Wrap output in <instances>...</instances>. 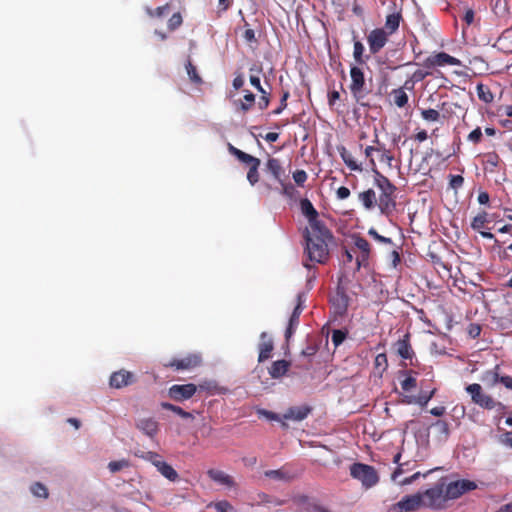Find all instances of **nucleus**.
<instances>
[{"label":"nucleus","instance_id":"obj_1","mask_svg":"<svg viewBox=\"0 0 512 512\" xmlns=\"http://www.w3.org/2000/svg\"><path fill=\"white\" fill-rule=\"evenodd\" d=\"M306 248L308 259L311 262L324 264L329 259V243L334 239L331 231L326 225L318 226L314 225V228H310L306 232Z\"/></svg>","mask_w":512,"mask_h":512},{"label":"nucleus","instance_id":"obj_2","mask_svg":"<svg viewBox=\"0 0 512 512\" xmlns=\"http://www.w3.org/2000/svg\"><path fill=\"white\" fill-rule=\"evenodd\" d=\"M374 184L380 194L377 199V206L381 214L390 216L396 209V186L378 170H374Z\"/></svg>","mask_w":512,"mask_h":512},{"label":"nucleus","instance_id":"obj_3","mask_svg":"<svg viewBox=\"0 0 512 512\" xmlns=\"http://www.w3.org/2000/svg\"><path fill=\"white\" fill-rule=\"evenodd\" d=\"M421 497L424 508L442 510L448 507L443 480L437 482L429 489H426L424 492H421Z\"/></svg>","mask_w":512,"mask_h":512},{"label":"nucleus","instance_id":"obj_4","mask_svg":"<svg viewBox=\"0 0 512 512\" xmlns=\"http://www.w3.org/2000/svg\"><path fill=\"white\" fill-rule=\"evenodd\" d=\"M465 390L471 396L472 402L483 409H496L498 411L505 409V405L503 403L496 401L492 396L485 393L481 385L478 383L469 384L466 386Z\"/></svg>","mask_w":512,"mask_h":512},{"label":"nucleus","instance_id":"obj_5","mask_svg":"<svg viewBox=\"0 0 512 512\" xmlns=\"http://www.w3.org/2000/svg\"><path fill=\"white\" fill-rule=\"evenodd\" d=\"M352 478L361 482L362 486L369 489L379 482V475L373 466L364 463H353L350 466Z\"/></svg>","mask_w":512,"mask_h":512},{"label":"nucleus","instance_id":"obj_6","mask_svg":"<svg viewBox=\"0 0 512 512\" xmlns=\"http://www.w3.org/2000/svg\"><path fill=\"white\" fill-rule=\"evenodd\" d=\"M350 77L351 84L349 86L351 94L355 101L361 106H368L367 103L363 101L364 97L367 95L368 91L366 90V81L364 72L358 66H352L350 69Z\"/></svg>","mask_w":512,"mask_h":512},{"label":"nucleus","instance_id":"obj_7","mask_svg":"<svg viewBox=\"0 0 512 512\" xmlns=\"http://www.w3.org/2000/svg\"><path fill=\"white\" fill-rule=\"evenodd\" d=\"M477 484L474 481L468 479H461L452 481L448 484L444 482V490L447 501L455 500L461 497L463 494L475 490Z\"/></svg>","mask_w":512,"mask_h":512},{"label":"nucleus","instance_id":"obj_8","mask_svg":"<svg viewBox=\"0 0 512 512\" xmlns=\"http://www.w3.org/2000/svg\"><path fill=\"white\" fill-rule=\"evenodd\" d=\"M202 363L201 355L198 353L188 354L182 358H173L163 365L166 368H171L174 371H188L192 370Z\"/></svg>","mask_w":512,"mask_h":512},{"label":"nucleus","instance_id":"obj_9","mask_svg":"<svg viewBox=\"0 0 512 512\" xmlns=\"http://www.w3.org/2000/svg\"><path fill=\"white\" fill-rule=\"evenodd\" d=\"M421 492L404 496L400 501L392 506L393 512H414L423 509Z\"/></svg>","mask_w":512,"mask_h":512},{"label":"nucleus","instance_id":"obj_10","mask_svg":"<svg viewBox=\"0 0 512 512\" xmlns=\"http://www.w3.org/2000/svg\"><path fill=\"white\" fill-rule=\"evenodd\" d=\"M197 392V386L193 383L174 384L168 389V396L176 402L191 399Z\"/></svg>","mask_w":512,"mask_h":512},{"label":"nucleus","instance_id":"obj_11","mask_svg":"<svg viewBox=\"0 0 512 512\" xmlns=\"http://www.w3.org/2000/svg\"><path fill=\"white\" fill-rule=\"evenodd\" d=\"M389 34L383 28H376L370 31L367 36L369 52L373 55L379 53L388 42Z\"/></svg>","mask_w":512,"mask_h":512},{"label":"nucleus","instance_id":"obj_12","mask_svg":"<svg viewBox=\"0 0 512 512\" xmlns=\"http://www.w3.org/2000/svg\"><path fill=\"white\" fill-rule=\"evenodd\" d=\"M305 299L306 298L304 293H298L296 306L294 307L293 312L289 318L288 326L285 331V339L287 341H289L299 325V318L304 310Z\"/></svg>","mask_w":512,"mask_h":512},{"label":"nucleus","instance_id":"obj_13","mask_svg":"<svg viewBox=\"0 0 512 512\" xmlns=\"http://www.w3.org/2000/svg\"><path fill=\"white\" fill-rule=\"evenodd\" d=\"M445 65H451V66H461L462 63L459 59L445 53V52H439L436 54H433L425 59L423 62V66L425 68H434V67H441Z\"/></svg>","mask_w":512,"mask_h":512},{"label":"nucleus","instance_id":"obj_14","mask_svg":"<svg viewBox=\"0 0 512 512\" xmlns=\"http://www.w3.org/2000/svg\"><path fill=\"white\" fill-rule=\"evenodd\" d=\"M136 377L132 372L121 369L112 373L109 384L112 388L121 389L135 383Z\"/></svg>","mask_w":512,"mask_h":512},{"label":"nucleus","instance_id":"obj_15","mask_svg":"<svg viewBox=\"0 0 512 512\" xmlns=\"http://www.w3.org/2000/svg\"><path fill=\"white\" fill-rule=\"evenodd\" d=\"M396 352L399 357L403 360H409V364L413 365V358L415 357V352L412 349L410 343V334L406 333L401 339H399L395 343Z\"/></svg>","mask_w":512,"mask_h":512},{"label":"nucleus","instance_id":"obj_16","mask_svg":"<svg viewBox=\"0 0 512 512\" xmlns=\"http://www.w3.org/2000/svg\"><path fill=\"white\" fill-rule=\"evenodd\" d=\"M300 209L307 217L311 229L314 228L315 224L318 226L325 225L322 221L318 220V212L309 199L304 198L300 200Z\"/></svg>","mask_w":512,"mask_h":512},{"label":"nucleus","instance_id":"obj_17","mask_svg":"<svg viewBox=\"0 0 512 512\" xmlns=\"http://www.w3.org/2000/svg\"><path fill=\"white\" fill-rule=\"evenodd\" d=\"M265 171L269 173L274 180L278 183H282L285 180V169L279 159L270 157L265 164Z\"/></svg>","mask_w":512,"mask_h":512},{"label":"nucleus","instance_id":"obj_18","mask_svg":"<svg viewBox=\"0 0 512 512\" xmlns=\"http://www.w3.org/2000/svg\"><path fill=\"white\" fill-rule=\"evenodd\" d=\"M274 349L273 340L268 336L267 332H262L260 334V342L258 345L259 355L258 361L263 362L271 357L272 351Z\"/></svg>","mask_w":512,"mask_h":512},{"label":"nucleus","instance_id":"obj_19","mask_svg":"<svg viewBox=\"0 0 512 512\" xmlns=\"http://www.w3.org/2000/svg\"><path fill=\"white\" fill-rule=\"evenodd\" d=\"M354 244L361 252V255L356 259L357 268L360 269L361 266H366L368 264L371 246L369 242L361 236H357L355 238Z\"/></svg>","mask_w":512,"mask_h":512},{"label":"nucleus","instance_id":"obj_20","mask_svg":"<svg viewBox=\"0 0 512 512\" xmlns=\"http://www.w3.org/2000/svg\"><path fill=\"white\" fill-rule=\"evenodd\" d=\"M312 408L308 405L293 406L287 409L282 418L285 420L302 421L311 413Z\"/></svg>","mask_w":512,"mask_h":512},{"label":"nucleus","instance_id":"obj_21","mask_svg":"<svg viewBox=\"0 0 512 512\" xmlns=\"http://www.w3.org/2000/svg\"><path fill=\"white\" fill-rule=\"evenodd\" d=\"M136 427L145 435L151 438L154 437L159 431L158 422L151 417L139 419L137 421Z\"/></svg>","mask_w":512,"mask_h":512},{"label":"nucleus","instance_id":"obj_22","mask_svg":"<svg viewBox=\"0 0 512 512\" xmlns=\"http://www.w3.org/2000/svg\"><path fill=\"white\" fill-rule=\"evenodd\" d=\"M228 151L231 155L235 156L241 163L246 164L248 167H251L255 163H261L260 159L236 148L232 144H228Z\"/></svg>","mask_w":512,"mask_h":512},{"label":"nucleus","instance_id":"obj_23","mask_svg":"<svg viewBox=\"0 0 512 512\" xmlns=\"http://www.w3.org/2000/svg\"><path fill=\"white\" fill-rule=\"evenodd\" d=\"M207 475L211 480L220 485H224L227 487H232L234 485L233 478L221 470L209 469L207 471Z\"/></svg>","mask_w":512,"mask_h":512},{"label":"nucleus","instance_id":"obj_24","mask_svg":"<svg viewBox=\"0 0 512 512\" xmlns=\"http://www.w3.org/2000/svg\"><path fill=\"white\" fill-rule=\"evenodd\" d=\"M290 365V362L287 360L274 361L269 368V374L272 378L278 379L288 372Z\"/></svg>","mask_w":512,"mask_h":512},{"label":"nucleus","instance_id":"obj_25","mask_svg":"<svg viewBox=\"0 0 512 512\" xmlns=\"http://www.w3.org/2000/svg\"><path fill=\"white\" fill-rule=\"evenodd\" d=\"M501 369L496 365L493 369L486 370L481 376V381L488 387H494L499 383Z\"/></svg>","mask_w":512,"mask_h":512},{"label":"nucleus","instance_id":"obj_26","mask_svg":"<svg viewBox=\"0 0 512 512\" xmlns=\"http://www.w3.org/2000/svg\"><path fill=\"white\" fill-rule=\"evenodd\" d=\"M358 199L366 210H371L377 205V198L373 189L360 192L358 194Z\"/></svg>","mask_w":512,"mask_h":512},{"label":"nucleus","instance_id":"obj_27","mask_svg":"<svg viewBox=\"0 0 512 512\" xmlns=\"http://www.w3.org/2000/svg\"><path fill=\"white\" fill-rule=\"evenodd\" d=\"M435 392L436 389H433L430 392H422L417 397L406 396L403 402L406 404L416 403L419 404L421 407H425L428 404V402L433 398Z\"/></svg>","mask_w":512,"mask_h":512},{"label":"nucleus","instance_id":"obj_28","mask_svg":"<svg viewBox=\"0 0 512 512\" xmlns=\"http://www.w3.org/2000/svg\"><path fill=\"white\" fill-rule=\"evenodd\" d=\"M399 373H400V375L405 376V378L400 382L401 388H402L403 391L409 392V391L413 390L414 388H416L417 380L413 376L414 371H412V370H401Z\"/></svg>","mask_w":512,"mask_h":512},{"label":"nucleus","instance_id":"obj_29","mask_svg":"<svg viewBox=\"0 0 512 512\" xmlns=\"http://www.w3.org/2000/svg\"><path fill=\"white\" fill-rule=\"evenodd\" d=\"M249 81L250 84L255 87L259 92H263V87L260 82V74L262 73V67L260 65L253 64L249 68Z\"/></svg>","mask_w":512,"mask_h":512},{"label":"nucleus","instance_id":"obj_30","mask_svg":"<svg viewBox=\"0 0 512 512\" xmlns=\"http://www.w3.org/2000/svg\"><path fill=\"white\" fill-rule=\"evenodd\" d=\"M265 477L278 480V481H290L294 476L286 471L284 467L277 470H267L264 472Z\"/></svg>","mask_w":512,"mask_h":512},{"label":"nucleus","instance_id":"obj_31","mask_svg":"<svg viewBox=\"0 0 512 512\" xmlns=\"http://www.w3.org/2000/svg\"><path fill=\"white\" fill-rule=\"evenodd\" d=\"M400 20H401V14L400 13H392V14H389L387 17H386V21H385V26H384V30L389 34H393L394 32L397 31V29L399 28V25H400Z\"/></svg>","mask_w":512,"mask_h":512},{"label":"nucleus","instance_id":"obj_32","mask_svg":"<svg viewBox=\"0 0 512 512\" xmlns=\"http://www.w3.org/2000/svg\"><path fill=\"white\" fill-rule=\"evenodd\" d=\"M391 96L393 97L394 104L399 108H403L408 104L409 97L403 87L393 89Z\"/></svg>","mask_w":512,"mask_h":512},{"label":"nucleus","instance_id":"obj_33","mask_svg":"<svg viewBox=\"0 0 512 512\" xmlns=\"http://www.w3.org/2000/svg\"><path fill=\"white\" fill-rule=\"evenodd\" d=\"M254 104H255V95L250 91H246V94L244 95L243 100H240L239 102H237L236 107H237V110H239L243 113H246L249 110H251V108L254 106Z\"/></svg>","mask_w":512,"mask_h":512},{"label":"nucleus","instance_id":"obj_34","mask_svg":"<svg viewBox=\"0 0 512 512\" xmlns=\"http://www.w3.org/2000/svg\"><path fill=\"white\" fill-rule=\"evenodd\" d=\"M281 185V194L285 196L286 198L290 200H297L299 197V191L295 188V186L290 183L286 182L285 180L282 181V183H279Z\"/></svg>","mask_w":512,"mask_h":512},{"label":"nucleus","instance_id":"obj_35","mask_svg":"<svg viewBox=\"0 0 512 512\" xmlns=\"http://www.w3.org/2000/svg\"><path fill=\"white\" fill-rule=\"evenodd\" d=\"M476 90H477L478 98L482 102H484L486 104H489V103L493 102L494 95H493V93L491 92L490 88L487 85L479 83L477 85V87H476Z\"/></svg>","mask_w":512,"mask_h":512},{"label":"nucleus","instance_id":"obj_36","mask_svg":"<svg viewBox=\"0 0 512 512\" xmlns=\"http://www.w3.org/2000/svg\"><path fill=\"white\" fill-rule=\"evenodd\" d=\"M341 158L343 162L347 165V167L352 171H362L361 165L357 164V162L353 159L352 155L343 147L340 152Z\"/></svg>","mask_w":512,"mask_h":512},{"label":"nucleus","instance_id":"obj_37","mask_svg":"<svg viewBox=\"0 0 512 512\" xmlns=\"http://www.w3.org/2000/svg\"><path fill=\"white\" fill-rule=\"evenodd\" d=\"M488 223V214L485 211L478 213L471 222V227L475 231H481Z\"/></svg>","mask_w":512,"mask_h":512},{"label":"nucleus","instance_id":"obj_38","mask_svg":"<svg viewBox=\"0 0 512 512\" xmlns=\"http://www.w3.org/2000/svg\"><path fill=\"white\" fill-rule=\"evenodd\" d=\"M161 407L165 410L172 411L184 419H194L192 413L183 410L181 407L168 402H162Z\"/></svg>","mask_w":512,"mask_h":512},{"label":"nucleus","instance_id":"obj_39","mask_svg":"<svg viewBox=\"0 0 512 512\" xmlns=\"http://www.w3.org/2000/svg\"><path fill=\"white\" fill-rule=\"evenodd\" d=\"M364 45L360 41L354 42L353 57L357 64L362 65L366 63L368 56L364 57Z\"/></svg>","mask_w":512,"mask_h":512},{"label":"nucleus","instance_id":"obj_40","mask_svg":"<svg viewBox=\"0 0 512 512\" xmlns=\"http://www.w3.org/2000/svg\"><path fill=\"white\" fill-rule=\"evenodd\" d=\"M500 162L501 159L497 153L489 152L484 154V164L490 171H494V168L498 167Z\"/></svg>","mask_w":512,"mask_h":512},{"label":"nucleus","instance_id":"obj_41","mask_svg":"<svg viewBox=\"0 0 512 512\" xmlns=\"http://www.w3.org/2000/svg\"><path fill=\"white\" fill-rule=\"evenodd\" d=\"M159 473L163 477L167 478L168 480H170L172 482L176 481L179 478L177 471L171 465H169L167 462L165 464L161 465V469L159 470Z\"/></svg>","mask_w":512,"mask_h":512},{"label":"nucleus","instance_id":"obj_42","mask_svg":"<svg viewBox=\"0 0 512 512\" xmlns=\"http://www.w3.org/2000/svg\"><path fill=\"white\" fill-rule=\"evenodd\" d=\"M186 70H187L189 79L192 83H194L196 85H200L203 83L201 76L197 72V68L192 64V62L190 60H188V62L186 64Z\"/></svg>","mask_w":512,"mask_h":512},{"label":"nucleus","instance_id":"obj_43","mask_svg":"<svg viewBox=\"0 0 512 512\" xmlns=\"http://www.w3.org/2000/svg\"><path fill=\"white\" fill-rule=\"evenodd\" d=\"M432 426L437 429L441 439L446 440L449 437L450 429L449 424L446 421L437 420L432 424Z\"/></svg>","mask_w":512,"mask_h":512},{"label":"nucleus","instance_id":"obj_44","mask_svg":"<svg viewBox=\"0 0 512 512\" xmlns=\"http://www.w3.org/2000/svg\"><path fill=\"white\" fill-rule=\"evenodd\" d=\"M421 117L428 122H438L441 118V114L439 113V111L432 108L422 109Z\"/></svg>","mask_w":512,"mask_h":512},{"label":"nucleus","instance_id":"obj_45","mask_svg":"<svg viewBox=\"0 0 512 512\" xmlns=\"http://www.w3.org/2000/svg\"><path fill=\"white\" fill-rule=\"evenodd\" d=\"M260 165L261 163H255L254 165L249 167V170L247 172V180L252 186H254L259 181L260 176L258 170Z\"/></svg>","mask_w":512,"mask_h":512},{"label":"nucleus","instance_id":"obj_46","mask_svg":"<svg viewBox=\"0 0 512 512\" xmlns=\"http://www.w3.org/2000/svg\"><path fill=\"white\" fill-rule=\"evenodd\" d=\"M31 492L36 497L47 498L49 495L46 486L40 482H36L31 486Z\"/></svg>","mask_w":512,"mask_h":512},{"label":"nucleus","instance_id":"obj_47","mask_svg":"<svg viewBox=\"0 0 512 512\" xmlns=\"http://www.w3.org/2000/svg\"><path fill=\"white\" fill-rule=\"evenodd\" d=\"M183 19L179 12L174 13L168 20L167 27L170 31H174L182 25Z\"/></svg>","mask_w":512,"mask_h":512},{"label":"nucleus","instance_id":"obj_48","mask_svg":"<svg viewBox=\"0 0 512 512\" xmlns=\"http://www.w3.org/2000/svg\"><path fill=\"white\" fill-rule=\"evenodd\" d=\"M130 466V462L126 459H122L119 461H111L108 464V468L112 473L118 472L123 468H128Z\"/></svg>","mask_w":512,"mask_h":512},{"label":"nucleus","instance_id":"obj_49","mask_svg":"<svg viewBox=\"0 0 512 512\" xmlns=\"http://www.w3.org/2000/svg\"><path fill=\"white\" fill-rule=\"evenodd\" d=\"M292 176H293V180L295 181V183L300 187H302L308 179V175H307L306 171H304L302 169H298V170L294 171Z\"/></svg>","mask_w":512,"mask_h":512},{"label":"nucleus","instance_id":"obj_50","mask_svg":"<svg viewBox=\"0 0 512 512\" xmlns=\"http://www.w3.org/2000/svg\"><path fill=\"white\" fill-rule=\"evenodd\" d=\"M375 368L381 371H385L388 367L387 356L385 353H380L375 357Z\"/></svg>","mask_w":512,"mask_h":512},{"label":"nucleus","instance_id":"obj_51","mask_svg":"<svg viewBox=\"0 0 512 512\" xmlns=\"http://www.w3.org/2000/svg\"><path fill=\"white\" fill-rule=\"evenodd\" d=\"M346 336L347 333L345 331L339 329L333 330L331 336L332 343L337 347L343 343V341L346 339Z\"/></svg>","mask_w":512,"mask_h":512},{"label":"nucleus","instance_id":"obj_52","mask_svg":"<svg viewBox=\"0 0 512 512\" xmlns=\"http://www.w3.org/2000/svg\"><path fill=\"white\" fill-rule=\"evenodd\" d=\"M369 236H371L375 241L383 244H392V239L380 235L376 229L370 228L368 231Z\"/></svg>","mask_w":512,"mask_h":512},{"label":"nucleus","instance_id":"obj_53","mask_svg":"<svg viewBox=\"0 0 512 512\" xmlns=\"http://www.w3.org/2000/svg\"><path fill=\"white\" fill-rule=\"evenodd\" d=\"M169 4L159 6L156 9L147 8V13L150 17H162L167 10H169Z\"/></svg>","mask_w":512,"mask_h":512},{"label":"nucleus","instance_id":"obj_54","mask_svg":"<svg viewBox=\"0 0 512 512\" xmlns=\"http://www.w3.org/2000/svg\"><path fill=\"white\" fill-rule=\"evenodd\" d=\"M257 414H258V416L265 417L266 419L271 420V421H280L281 420V418L278 414H276L272 411H269V410L258 409Z\"/></svg>","mask_w":512,"mask_h":512},{"label":"nucleus","instance_id":"obj_55","mask_svg":"<svg viewBox=\"0 0 512 512\" xmlns=\"http://www.w3.org/2000/svg\"><path fill=\"white\" fill-rule=\"evenodd\" d=\"M289 96L290 93L288 91H285L282 94V97L279 102V107L272 112L273 114L278 115L287 107V99L289 98Z\"/></svg>","mask_w":512,"mask_h":512},{"label":"nucleus","instance_id":"obj_56","mask_svg":"<svg viewBox=\"0 0 512 512\" xmlns=\"http://www.w3.org/2000/svg\"><path fill=\"white\" fill-rule=\"evenodd\" d=\"M464 178L461 175H450V187L457 190L462 187Z\"/></svg>","mask_w":512,"mask_h":512},{"label":"nucleus","instance_id":"obj_57","mask_svg":"<svg viewBox=\"0 0 512 512\" xmlns=\"http://www.w3.org/2000/svg\"><path fill=\"white\" fill-rule=\"evenodd\" d=\"M260 93H261V97L258 102V106L261 110H265L269 106V103H270V94L267 91H265L264 89H263V92H260Z\"/></svg>","mask_w":512,"mask_h":512},{"label":"nucleus","instance_id":"obj_58","mask_svg":"<svg viewBox=\"0 0 512 512\" xmlns=\"http://www.w3.org/2000/svg\"><path fill=\"white\" fill-rule=\"evenodd\" d=\"M482 139V130L480 127H477L473 131H471L468 135V140L473 142L474 144H478Z\"/></svg>","mask_w":512,"mask_h":512},{"label":"nucleus","instance_id":"obj_59","mask_svg":"<svg viewBox=\"0 0 512 512\" xmlns=\"http://www.w3.org/2000/svg\"><path fill=\"white\" fill-rule=\"evenodd\" d=\"M380 150H381V149H380L379 147H374V146H367V147L365 148V151H364L365 156H366L367 158H369V161H370V164H371V166H372L373 170H376V169H375L376 164H375L374 159L372 158V153H373L374 151H380Z\"/></svg>","mask_w":512,"mask_h":512},{"label":"nucleus","instance_id":"obj_60","mask_svg":"<svg viewBox=\"0 0 512 512\" xmlns=\"http://www.w3.org/2000/svg\"><path fill=\"white\" fill-rule=\"evenodd\" d=\"M217 512H228L232 510V505L228 501H220L215 504Z\"/></svg>","mask_w":512,"mask_h":512},{"label":"nucleus","instance_id":"obj_61","mask_svg":"<svg viewBox=\"0 0 512 512\" xmlns=\"http://www.w3.org/2000/svg\"><path fill=\"white\" fill-rule=\"evenodd\" d=\"M474 17H475L474 10L472 8H468V9H466V11L464 13L463 21L469 26L474 22Z\"/></svg>","mask_w":512,"mask_h":512},{"label":"nucleus","instance_id":"obj_62","mask_svg":"<svg viewBox=\"0 0 512 512\" xmlns=\"http://www.w3.org/2000/svg\"><path fill=\"white\" fill-rule=\"evenodd\" d=\"M243 38L248 43H253V42L257 41L256 36H255V31L251 28L245 29V31L243 33Z\"/></svg>","mask_w":512,"mask_h":512},{"label":"nucleus","instance_id":"obj_63","mask_svg":"<svg viewBox=\"0 0 512 512\" xmlns=\"http://www.w3.org/2000/svg\"><path fill=\"white\" fill-rule=\"evenodd\" d=\"M499 383H501L505 388L512 390V377L511 376L501 373Z\"/></svg>","mask_w":512,"mask_h":512},{"label":"nucleus","instance_id":"obj_64","mask_svg":"<svg viewBox=\"0 0 512 512\" xmlns=\"http://www.w3.org/2000/svg\"><path fill=\"white\" fill-rule=\"evenodd\" d=\"M336 196L340 200L347 199L350 196L349 188L345 186H341L336 190Z\"/></svg>","mask_w":512,"mask_h":512}]
</instances>
